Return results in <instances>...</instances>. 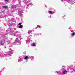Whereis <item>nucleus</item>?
I'll return each instance as SVG.
<instances>
[{
	"mask_svg": "<svg viewBox=\"0 0 75 75\" xmlns=\"http://www.w3.org/2000/svg\"><path fill=\"white\" fill-rule=\"evenodd\" d=\"M18 8H16V10H19L18 13L19 15L20 16H22V14H21V13H23V12L21 11H23V10H24L23 8L21 6H20L19 5H18Z\"/></svg>",
	"mask_w": 75,
	"mask_h": 75,
	"instance_id": "1",
	"label": "nucleus"
},
{
	"mask_svg": "<svg viewBox=\"0 0 75 75\" xmlns=\"http://www.w3.org/2000/svg\"><path fill=\"white\" fill-rule=\"evenodd\" d=\"M21 35H19L18 38H16L15 40V44H17L18 45L20 44V42H21Z\"/></svg>",
	"mask_w": 75,
	"mask_h": 75,
	"instance_id": "2",
	"label": "nucleus"
},
{
	"mask_svg": "<svg viewBox=\"0 0 75 75\" xmlns=\"http://www.w3.org/2000/svg\"><path fill=\"white\" fill-rule=\"evenodd\" d=\"M7 40V39L3 38V37H2V38L0 39V41H1V42H0V45H4V43L5 42H6V41Z\"/></svg>",
	"mask_w": 75,
	"mask_h": 75,
	"instance_id": "3",
	"label": "nucleus"
},
{
	"mask_svg": "<svg viewBox=\"0 0 75 75\" xmlns=\"http://www.w3.org/2000/svg\"><path fill=\"white\" fill-rule=\"evenodd\" d=\"M14 52V50H12L11 48H9V51L8 52H6V54H7V56L8 57H9L11 56V54H12Z\"/></svg>",
	"mask_w": 75,
	"mask_h": 75,
	"instance_id": "4",
	"label": "nucleus"
},
{
	"mask_svg": "<svg viewBox=\"0 0 75 75\" xmlns=\"http://www.w3.org/2000/svg\"><path fill=\"white\" fill-rule=\"evenodd\" d=\"M32 37V35H30L29 36H28L27 38V40H26V43L27 44H28L29 43H30V42H31V40L30 39L31 37Z\"/></svg>",
	"mask_w": 75,
	"mask_h": 75,
	"instance_id": "5",
	"label": "nucleus"
},
{
	"mask_svg": "<svg viewBox=\"0 0 75 75\" xmlns=\"http://www.w3.org/2000/svg\"><path fill=\"white\" fill-rule=\"evenodd\" d=\"M65 1L66 2H68V3H69V4H70L71 3L74 4V3L75 2V0H71H71H64L63 2L65 3Z\"/></svg>",
	"mask_w": 75,
	"mask_h": 75,
	"instance_id": "6",
	"label": "nucleus"
},
{
	"mask_svg": "<svg viewBox=\"0 0 75 75\" xmlns=\"http://www.w3.org/2000/svg\"><path fill=\"white\" fill-rule=\"evenodd\" d=\"M23 1L25 3H26L27 6H30L32 4V3L30 2V0H23Z\"/></svg>",
	"mask_w": 75,
	"mask_h": 75,
	"instance_id": "7",
	"label": "nucleus"
},
{
	"mask_svg": "<svg viewBox=\"0 0 75 75\" xmlns=\"http://www.w3.org/2000/svg\"><path fill=\"white\" fill-rule=\"evenodd\" d=\"M15 33H14V32L12 31V34L11 35V34H10V35H12L13 36H18L19 35V34H18L19 33V32L18 31H16L15 32Z\"/></svg>",
	"mask_w": 75,
	"mask_h": 75,
	"instance_id": "8",
	"label": "nucleus"
},
{
	"mask_svg": "<svg viewBox=\"0 0 75 75\" xmlns=\"http://www.w3.org/2000/svg\"><path fill=\"white\" fill-rule=\"evenodd\" d=\"M23 59H23V57L21 56H19L18 59V62H22V61H23Z\"/></svg>",
	"mask_w": 75,
	"mask_h": 75,
	"instance_id": "9",
	"label": "nucleus"
},
{
	"mask_svg": "<svg viewBox=\"0 0 75 75\" xmlns=\"http://www.w3.org/2000/svg\"><path fill=\"white\" fill-rule=\"evenodd\" d=\"M57 73L59 75H63V72H62L61 71H57Z\"/></svg>",
	"mask_w": 75,
	"mask_h": 75,
	"instance_id": "10",
	"label": "nucleus"
},
{
	"mask_svg": "<svg viewBox=\"0 0 75 75\" xmlns=\"http://www.w3.org/2000/svg\"><path fill=\"white\" fill-rule=\"evenodd\" d=\"M49 14H53L55 13V12H52L51 11H49L48 12Z\"/></svg>",
	"mask_w": 75,
	"mask_h": 75,
	"instance_id": "11",
	"label": "nucleus"
},
{
	"mask_svg": "<svg viewBox=\"0 0 75 75\" xmlns=\"http://www.w3.org/2000/svg\"><path fill=\"white\" fill-rule=\"evenodd\" d=\"M6 56V54H0V57H5Z\"/></svg>",
	"mask_w": 75,
	"mask_h": 75,
	"instance_id": "12",
	"label": "nucleus"
},
{
	"mask_svg": "<svg viewBox=\"0 0 75 75\" xmlns=\"http://www.w3.org/2000/svg\"><path fill=\"white\" fill-rule=\"evenodd\" d=\"M67 70L64 71L63 73V75H65V74H67Z\"/></svg>",
	"mask_w": 75,
	"mask_h": 75,
	"instance_id": "13",
	"label": "nucleus"
},
{
	"mask_svg": "<svg viewBox=\"0 0 75 75\" xmlns=\"http://www.w3.org/2000/svg\"><path fill=\"white\" fill-rule=\"evenodd\" d=\"M75 35V32H74L73 33H72L71 34V35L72 37H74V36Z\"/></svg>",
	"mask_w": 75,
	"mask_h": 75,
	"instance_id": "14",
	"label": "nucleus"
},
{
	"mask_svg": "<svg viewBox=\"0 0 75 75\" xmlns=\"http://www.w3.org/2000/svg\"><path fill=\"white\" fill-rule=\"evenodd\" d=\"M3 8H8V6H3Z\"/></svg>",
	"mask_w": 75,
	"mask_h": 75,
	"instance_id": "15",
	"label": "nucleus"
},
{
	"mask_svg": "<svg viewBox=\"0 0 75 75\" xmlns=\"http://www.w3.org/2000/svg\"><path fill=\"white\" fill-rule=\"evenodd\" d=\"M28 59V57L27 56H25L24 58V59L25 60H27Z\"/></svg>",
	"mask_w": 75,
	"mask_h": 75,
	"instance_id": "16",
	"label": "nucleus"
},
{
	"mask_svg": "<svg viewBox=\"0 0 75 75\" xmlns=\"http://www.w3.org/2000/svg\"><path fill=\"white\" fill-rule=\"evenodd\" d=\"M2 14V13H0V18H2V17H3L4 15H1Z\"/></svg>",
	"mask_w": 75,
	"mask_h": 75,
	"instance_id": "17",
	"label": "nucleus"
},
{
	"mask_svg": "<svg viewBox=\"0 0 75 75\" xmlns=\"http://www.w3.org/2000/svg\"><path fill=\"white\" fill-rule=\"evenodd\" d=\"M12 23H8V25H9V26H11V25H12Z\"/></svg>",
	"mask_w": 75,
	"mask_h": 75,
	"instance_id": "18",
	"label": "nucleus"
},
{
	"mask_svg": "<svg viewBox=\"0 0 75 75\" xmlns=\"http://www.w3.org/2000/svg\"><path fill=\"white\" fill-rule=\"evenodd\" d=\"M31 46H32L33 47H35V46H36V45L35 43H33L31 44Z\"/></svg>",
	"mask_w": 75,
	"mask_h": 75,
	"instance_id": "19",
	"label": "nucleus"
},
{
	"mask_svg": "<svg viewBox=\"0 0 75 75\" xmlns=\"http://www.w3.org/2000/svg\"><path fill=\"white\" fill-rule=\"evenodd\" d=\"M31 32H32V30H31L29 31L28 32L29 34H30L31 33Z\"/></svg>",
	"mask_w": 75,
	"mask_h": 75,
	"instance_id": "20",
	"label": "nucleus"
},
{
	"mask_svg": "<svg viewBox=\"0 0 75 75\" xmlns=\"http://www.w3.org/2000/svg\"><path fill=\"white\" fill-rule=\"evenodd\" d=\"M34 56H32V57L31 58V60L32 61H34Z\"/></svg>",
	"mask_w": 75,
	"mask_h": 75,
	"instance_id": "21",
	"label": "nucleus"
},
{
	"mask_svg": "<svg viewBox=\"0 0 75 75\" xmlns=\"http://www.w3.org/2000/svg\"><path fill=\"white\" fill-rule=\"evenodd\" d=\"M28 56V59H29V58H31V57H32V56Z\"/></svg>",
	"mask_w": 75,
	"mask_h": 75,
	"instance_id": "22",
	"label": "nucleus"
},
{
	"mask_svg": "<svg viewBox=\"0 0 75 75\" xmlns=\"http://www.w3.org/2000/svg\"><path fill=\"white\" fill-rule=\"evenodd\" d=\"M19 28H23V26L22 25H20L19 26Z\"/></svg>",
	"mask_w": 75,
	"mask_h": 75,
	"instance_id": "23",
	"label": "nucleus"
},
{
	"mask_svg": "<svg viewBox=\"0 0 75 75\" xmlns=\"http://www.w3.org/2000/svg\"><path fill=\"white\" fill-rule=\"evenodd\" d=\"M37 27H39V28H42V27L41 26L38 25Z\"/></svg>",
	"mask_w": 75,
	"mask_h": 75,
	"instance_id": "24",
	"label": "nucleus"
},
{
	"mask_svg": "<svg viewBox=\"0 0 75 75\" xmlns=\"http://www.w3.org/2000/svg\"><path fill=\"white\" fill-rule=\"evenodd\" d=\"M62 68H63V69H65V66H64L62 67Z\"/></svg>",
	"mask_w": 75,
	"mask_h": 75,
	"instance_id": "25",
	"label": "nucleus"
},
{
	"mask_svg": "<svg viewBox=\"0 0 75 75\" xmlns=\"http://www.w3.org/2000/svg\"><path fill=\"white\" fill-rule=\"evenodd\" d=\"M22 24V23H19L18 24L19 25H21Z\"/></svg>",
	"mask_w": 75,
	"mask_h": 75,
	"instance_id": "26",
	"label": "nucleus"
},
{
	"mask_svg": "<svg viewBox=\"0 0 75 75\" xmlns=\"http://www.w3.org/2000/svg\"><path fill=\"white\" fill-rule=\"evenodd\" d=\"M35 35H38V34L36 33V34H35Z\"/></svg>",
	"mask_w": 75,
	"mask_h": 75,
	"instance_id": "27",
	"label": "nucleus"
},
{
	"mask_svg": "<svg viewBox=\"0 0 75 75\" xmlns=\"http://www.w3.org/2000/svg\"><path fill=\"white\" fill-rule=\"evenodd\" d=\"M13 1L14 2L15 1H16V0H13Z\"/></svg>",
	"mask_w": 75,
	"mask_h": 75,
	"instance_id": "28",
	"label": "nucleus"
},
{
	"mask_svg": "<svg viewBox=\"0 0 75 75\" xmlns=\"http://www.w3.org/2000/svg\"><path fill=\"white\" fill-rule=\"evenodd\" d=\"M19 3L20 4V3H21V1H19Z\"/></svg>",
	"mask_w": 75,
	"mask_h": 75,
	"instance_id": "29",
	"label": "nucleus"
},
{
	"mask_svg": "<svg viewBox=\"0 0 75 75\" xmlns=\"http://www.w3.org/2000/svg\"><path fill=\"white\" fill-rule=\"evenodd\" d=\"M25 53H26V52H23V54H25Z\"/></svg>",
	"mask_w": 75,
	"mask_h": 75,
	"instance_id": "30",
	"label": "nucleus"
},
{
	"mask_svg": "<svg viewBox=\"0 0 75 75\" xmlns=\"http://www.w3.org/2000/svg\"><path fill=\"white\" fill-rule=\"evenodd\" d=\"M48 17L49 18H50V17H51V15L50 16H48Z\"/></svg>",
	"mask_w": 75,
	"mask_h": 75,
	"instance_id": "31",
	"label": "nucleus"
},
{
	"mask_svg": "<svg viewBox=\"0 0 75 75\" xmlns=\"http://www.w3.org/2000/svg\"><path fill=\"white\" fill-rule=\"evenodd\" d=\"M5 1H8V0H5Z\"/></svg>",
	"mask_w": 75,
	"mask_h": 75,
	"instance_id": "32",
	"label": "nucleus"
},
{
	"mask_svg": "<svg viewBox=\"0 0 75 75\" xmlns=\"http://www.w3.org/2000/svg\"><path fill=\"white\" fill-rule=\"evenodd\" d=\"M38 27H36L35 28V29H37V28H38Z\"/></svg>",
	"mask_w": 75,
	"mask_h": 75,
	"instance_id": "33",
	"label": "nucleus"
},
{
	"mask_svg": "<svg viewBox=\"0 0 75 75\" xmlns=\"http://www.w3.org/2000/svg\"><path fill=\"white\" fill-rule=\"evenodd\" d=\"M9 42V41H7V42L8 43H8Z\"/></svg>",
	"mask_w": 75,
	"mask_h": 75,
	"instance_id": "34",
	"label": "nucleus"
},
{
	"mask_svg": "<svg viewBox=\"0 0 75 75\" xmlns=\"http://www.w3.org/2000/svg\"><path fill=\"white\" fill-rule=\"evenodd\" d=\"M4 48H6V47H4Z\"/></svg>",
	"mask_w": 75,
	"mask_h": 75,
	"instance_id": "35",
	"label": "nucleus"
},
{
	"mask_svg": "<svg viewBox=\"0 0 75 75\" xmlns=\"http://www.w3.org/2000/svg\"><path fill=\"white\" fill-rule=\"evenodd\" d=\"M3 12H4V11H2V13H3Z\"/></svg>",
	"mask_w": 75,
	"mask_h": 75,
	"instance_id": "36",
	"label": "nucleus"
},
{
	"mask_svg": "<svg viewBox=\"0 0 75 75\" xmlns=\"http://www.w3.org/2000/svg\"><path fill=\"white\" fill-rule=\"evenodd\" d=\"M15 30H16V29H15Z\"/></svg>",
	"mask_w": 75,
	"mask_h": 75,
	"instance_id": "37",
	"label": "nucleus"
},
{
	"mask_svg": "<svg viewBox=\"0 0 75 75\" xmlns=\"http://www.w3.org/2000/svg\"><path fill=\"white\" fill-rule=\"evenodd\" d=\"M7 31V30H6Z\"/></svg>",
	"mask_w": 75,
	"mask_h": 75,
	"instance_id": "38",
	"label": "nucleus"
}]
</instances>
